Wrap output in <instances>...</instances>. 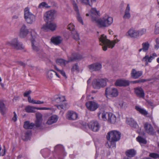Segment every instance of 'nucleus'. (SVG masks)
<instances>
[{"label": "nucleus", "instance_id": "1", "mask_svg": "<svg viewBox=\"0 0 159 159\" xmlns=\"http://www.w3.org/2000/svg\"><path fill=\"white\" fill-rule=\"evenodd\" d=\"M120 133L116 130H113L109 132L107 136V138L109 141V143L107 142L106 146L109 148H114L116 147L115 142L118 141L120 138Z\"/></svg>", "mask_w": 159, "mask_h": 159}, {"label": "nucleus", "instance_id": "2", "mask_svg": "<svg viewBox=\"0 0 159 159\" xmlns=\"http://www.w3.org/2000/svg\"><path fill=\"white\" fill-rule=\"evenodd\" d=\"M51 100L52 102L59 104L55 105L59 109H66L68 103L66 102L65 96L60 95H56L52 98Z\"/></svg>", "mask_w": 159, "mask_h": 159}, {"label": "nucleus", "instance_id": "3", "mask_svg": "<svg viewBox=\"0 0 159 159\" xmlns=\"http://www.w3.org/2000/svg\"><path fill=\"white\" fill-rule=\"evenodd\" d=\"M99 40L100 44L102 46L103 50L104 51L107 50L108 47L111 48H113L115 43L117 42L116 40L111 41L107 39L106 36L104 34L101 35Z\"/></svg>", "mask_w": 159, "mask_h": 159}, {"label": "nucleus", "instance_id": "4", "mask_svg": "<svg viewBox=\"0 0 159 159\" xmlns=\"http://www.w3.org/2000/svg\"><path fill=\"white\" fill-rule=\"evenodd\" d=\"M92 19L95 20L100 27H108L113 22L112 18L107 15H105L102 18L99 19L92 17Z\"/></svg>", "mask_w": 159, "mask_h": 159}, {"label": "nucleus", "instance_id": "5", "mask_svg": "<svg viewBox=\"0 0 159 159\" xmlns=\"http://www.w3.org/2000/svg\"><path fill=\"white\" fill-rule=\"evenodd\" d=\"M24 11L25 21L28 24H32L35 20V16L30 12L29 8L28 7L25 8Z\"/></svg>", "mask_w": 159, "mask_h": 159}, {"label": "nucleus", "instance_id": "6", "mask_svg": "<svg viewBox=\"0 0 159 159\" xmlns=\"http://www.w3.org/2000/svg\"><path fill=\"white\" fill-rule=\"evenodd\" d=\"M31 39L32 48L34 52H38L40 50L39 43L36 40L37 35L34 30L31 32Z\"/></svg>", "mask_w": 159, "mask_h": 159}, {"label": "nucleus", "instance_id": "7", "mask_svg": "<svg viewBox=\"0 0 159 159\" xmlns=\"http://www.w3.org/2000/svg\"><path fill=\"white\" fill-rule=\"evenodd\" d=\"M57 27V25L55 23L46 21V24L42 26L41 29L43 30L46 31H53L56 30Z\"/></svg>", "mask_w": 159, "mask_h": 159}, {"label": "nucleus", "instance_id": "8", "mask_svg": "<svg viewBox=\"0 0 159 159\" xmlns=\"http://www.w3.org/2000/svg\"><path fill=\"white\" fill-rule=\"evenodd\" d=\"M8 44L16 50H22L24 49V47L19 42L17 38H14L8 43Z\"/></svg>", "mask_w": 159, "mask_h": 159}, {"label": "nucleus", "instance_id": "9", "mask_svg": "<svg viewBox=\"0 0 159 159\" xmlns=\"http://www.w3.org/2000/svg\"><path fill=\"white\" fill-rule=\"evenodd\" d=\"M105 95L107 97V95L111 97H115L118 95L117 89L113 87H107L105 89Z\"/></svg>", "mask_w": 159, "mask_h": 159}, {"label": "nucleus", "instance_id": "10", "mask_svg": "<svg viewBox=\"0 0 159 159\" xmlns=\"http://www.w3.org/2000/svg\"><path fill=\"white\" fill-rule=\"evenodd\" d=\"M88 126L89 129L95 132L98 131L100 128L99 124L97 121L95 120L90 121L88 124Z\"/></svg>", "mask_w": 159, "mask_h": 159}, {"label": "nucleus", "instance_id": "11", "mask_svg": "<svg viewBox=\"0 0 159 159\" xmlns=\"http://www.w3.org/2000/svg\"><path fill=\"white\" fill-rule=\"evenodd\" d=\"M57 11L55 10H51L47 11L44 14V19L46 21H50L54 19V15Z\"/></svg>", "mask_w": 159, "mask_h": 159}, {"label": "nucleus", "instance_id": "12", "mask_svg": "<svg viewBox=\"0 0 159 159\" xmlns=\"http://www.w3.org/2000/svg\"><path fill=\"white\" fill-rule=\"evenodd\" d=\"M88 67L91 72L98 71L101 70L102 65L99 62H95L88 65Z\"/></svg>", "mask_w": 159, "mask_h": 159}, {"label": "nucleus", "instance_id": "13", "mask_svg": "<svg viewBox=\"0 0 159 159\" xmlns=\"http://www.w3.org/2000/svg\"><path fill=\"white\" fill-rule=\"evenodd\" d=\"M88 109L90 111H93L96 110L98 107V104L93 101H89L86 103Z\"/></svg>", "mask_w": 159, "mask_h": 159}, {"label": "nucleus", "instance_id": "14", "mask_svg": "<svg viewBox=\"0 0 159 159\" xmlns=\"http://www.w3.org/2000/svg\"><path fill=\"white\" fill-rule=\"evenodd\" d=\"M71 31V36L75 40L78 41L80 40L79 34L75 29V26L73 24L70 23V31Z\"/></svg>", "mask_w": 159, "mask_h": 159}, {"label": "nucleus", "instance_id": "15", "mask_svg": "<svg viewBox=\"0 0 159 159\" xmlns=\"http://www.w3.org/2000/svg\"><path fill=\"white\" fill-rule=\"evenodd\" d=\"M144 126L145 131L148 134L152 135L155 134V132L151 124L146 122L144 124Z\"/></svg>", "mask_w": 159, "mask_h": 159}, {"label": "nucleus", "instance_id": "16", "mask_svg": "<svg viewBox=\"0 0 159 159\" xmlns=\"http://www.w3.org/2000/svg\"><path fill=\"white\" fill-rule=\"evenodd\" d=\"M36 120L35 121L34 126L36 127H40L42 123V115L39 112H37L35 114Z\"/></svg>", "mask_w": 159, "mask_h": 159}, {"label": "nucleus", "instance_id": "17", "mask_svg": "<svg viewBox=\"0 0 159 159\" xmlns=\"http://www.w3.org/2000/svg\"><path fill=\"white\" fill-rule=\"evenodd\" d=\"M29 32L28 30L27 29L26 26L23 24L20 29L19 36L21 38H24L26 36Z\"/></svg>", "mask_w": 159, "mask_h": 159}, {"label": "nucleus", "instance_id": "18", "mask_svg": "<svg viewBox=\"0 0 159 159\" xmlns=\"http://www.w3.org/2000/svg\"><path fill=\"white\" fill-rule=\"evenodd\" d=\"M157 56V54L155 53L151 54L150 56L148 55H146L143 59L142 61L145 62V65L147 66L148 62H151L152 60Z\"/></svg>", "mask_w": 159, "mask_h": 159}, {"label": "nucleus", "instance_id": "19", "mask_svg": "<svg viewBox=\"0 0 159 159\" xmlns=\"http://www.w3.org/2000/svg\"><path fill=\"white\" fill-rule=\"evenodd\" d=\"M143 74V72L141 71H137L135 69L132 70L131 75V77L134 79L139 78Z\"/></svg>", "mask_w": 159, "mask_h": 159}, {"label": "nucleus", "instance_id": "20", "mask_svg": "<svg viewBox=\"0 0 159 159\" xmlns=\"http://www.w3.org/2000/svg\"><path fill=\"white\" fill-rule=\"evenodd\" d=\"M134 92L137 96L141 98L144 97L145 94L143 90L141 87H137L134 89Z\"/></svg>", "mask_w": 159, "mask_h": 159}, {"label": "nucleus", "instance_id": "21", "mask_svg": "<svg viewBox=\"0 0 159 159\" xmlns=\"http://www.w3.org/2000/svg\"><path fill=\"white\" fill-rule=\"evenodd\" d=\"M129 84V82L125 80H118L115 83V85L119 86H126Z\"/></svg>", "mask_w": 159, "mask_h": 159}, {"label": "nucleus", "instance_id": "22", "mask_svg": "<svg viewBox=\"0 0 159 159\" xmlns=\"http://www.w3.org/2000/svg\"><path fill=\"white\" fill-rule=\"evenodd\" d=\"M55 75V71L52 70L48 71L46 74V78L48 80L52 82L54 80Z\"/></svg>", "mask_w": 159, "mask_h": 159}, {"label": "nucleus", "instance_id": "23", "mask_svg": "<svg viewBox=\"0 0 159 159\" xmlns=\"http://www.w3.org/2000/svg\"><path fill=\"white\" fill-rule=\"evenodd\" d=\"M126 122L127 124L130 125L132 127L137 128L138 126L136 122L133 118H127Z\"/></svg>", "mask_w": 159, "mask_h": 159}, {"label": "nucleus", "instance_id": "24", "mask_svg": "<svg viewBox=\"0 0 159 159\" xmlns=\"http://www.w3.org/2000/svg\"><path fill=\"white\" fill-rule=\"evenodd\" d=\"M58 119V117L56 115H53L50 117L47 122V124L50 125L56 122Z\"/></svg>", "mask_w": 159, "mask_h": 159}, {"label": "nucleus", "instance_id": "25", "mask_svg": "<svg viewBox=\"0 0 159 159\" xmlns=\"http://www.w3.org/2000/svg\"><path fill=\"white\" fill-rule=\"evenodd\" d=\"M82 59L81 55L76 53H74L72 54L70 57V61H76Z\"/></svg>", "mask_w": 159, "mask_h": 159}, {"label": "nucleus", "instance_id": "26", "mask_svg": "<svg viewBox=\"0 0 159 159\" xmlns=\"http://www.w3.org/2000/svg\"><path fill=\"white\" fill-rule=\"evenodd\" d=\"M107 115L108 116V121L111 123H115L116 120V116L111 113H108Z\"/></svg>", "mask_w": 159, "mask_h": 159}, {"label": "nucleus", "instance_id": "27", "mask_svg": "<svg viewBox=\"0 0 159 159\" xmlns=\"http://www.w3.org/2000/svg\"><path fill=\"white\" fill-rule=\"evenodd\" d=\"M108 113L105 111H102L98 113V116L99 119H101L105 121L107 120V115Z\"/></svg>", "mask_w": 159, "mask_h": 159}, {"label": "nucleus", "instance_id": "28", "mask_svg": "<svg viewBox=\"0 0 159 159\" xmlns=\"http://www.w3.org/2000/svg\"><path fill=\"white\" fill-rule=\"evenodd\" d=\"M130 7L129 4H128L127 7L125 11V14L123 16V18L124 19H129L131 16L130 14L129 13Z\"/></svg>", "mask_w": 159, "mask_h": 159}, {"label": "nucleus", "instance_id": "29", "mask_svg": "<svg viewBox=\"0 0 159 159\" xmlns=\"http://www.w3.org/2000/svg\"><path fill=\"white\" fill-rule=\"evenodd\" d=\"M126 155L129 157H134L136 154V151L134 149L128 150L125 152Z\"/></svg>", "mask_w": 159, "mask_h": 159}, {"label": "nucleus", "instance_id": "30", "mask_svg": "<svg viewBox=\"0 0 159 159\" xmlns=\"http://www.w3.org/2000/svg\"><path fill=\"white\" fill-rule=\"evenodd\" d=\"M129 36L131 37H136L138 36V31L130 29L127 32Z\"/></svg>", "mask_w": 159, "mask_h": 159}, {"label": "nucleus", "instance_id": "31", "mask_svg": "<svg viewBox=\"0 0 159 159\" xmlns=\"http://www.w3.org/2000/svg\"><path fill=\"white\" fill-rule=\"evenodd\" d=\"M6 108L2 100H0V112L3 115L5 113Z\"/></svg>", "mask_w": 159, "mask_h": 159}, {"label": "nucleus", "instance_id": "32", "mask_svg": "<svg viewBox=\"0 0 159 159\" xmlns=\"http://www.w3.org/2000/svg\"><path fill=\"white\" fill-rule=\"evenodd\" d=\"M51 41L54 44L58 45L61 43L62 40L60 37L58 36L55 38L52 37Z\"/></svg>", "mask_w": 159, "mask_h": 159}, {"label": "nucleus", "instance_id": "33", "mask_svg": "<svg viewBox=\"0 0 159 159\" xmlns=\"http://www.w3.org/2000/svg\"><path fill=\"white\" fill-rule=\"evenodd\" d=\"M34 126V124L30 123L29 121L25 122L24 127L25 129H32Z\"/></svg>", "mask_w": 159, "mask_h": 159}, {"label": "nucleus", "instance_id": "34", "mask_svg": "<svg viewBox=\"0 0 159 159\" xmlns=\"http://www.w3.org/2000/svg\"><path fill=\"white\" fill-rule=\"evenodd\" d=\"M71 3L73 8L76 14L79 13V8L78 5L74 0H71Z\"/></svg>", "mask_w": 159, "mask_h": 159}, {"label": "nucleus", "instance_id": "35", "mask_svg": "<svg viewBox=\"0 0 159 159\" xmlns=\"http://www.w3.org/2000/svg\"><path fill=\"white\" fill-rule=\"evenodd\" d=\"M136 110L144 116H146L148 114V112L146 110L140 107L136 106L135 107Z\"/></svg>", "mask_w": 159, "mask_h": 159}, {"label": "nucleus", "instance_id": "36", "mask_svg": "<svg viewBox=\"0 0 159 159\" xmlns=\"http://www.w3.org/2000/svg\"><path fill=\"white\" fill-rule=\"evenodd\" d=\"M98 79H94L92 81V86L95 89H99L100 88V85L99 84Z\"/></svg>", "mask_w": 159, "mask_h": 159}, {"label": "nucleus", "instance_id": "37", "mask_svg": "<svg viewBox=\"0 0 159 159\" xmlns=\"http://www.w3.org/2000/svg\"><path fill=\"white\" fill-rule=\"evenodd\" d=\"M68 62L61 59H58L56 60L57 63L62 67L65 66Z\"/></svg>", "mask_w": 159, "mask_h": 159}, {"label": "nucleus", "instance_id": "38", "mask_svg": "<svg viewBox=\"0 0 159 159\" xmlns=\"http://www.w3.org/2000/svg\"><path fill=\"white\" fill-rule=\"evenodd\" d=\"M98 81L99 82V84L100 85V88L103 87L106 85L107 82V81L108 80L106 79H98Z\"/></svg>", "mask_w": 159, "mask_h": 159}, {"label": "nucleus", "instance_id": "39", "mask_svg": "<svg viewBox=\"0 0 159 159\" xmlns=\"http://www.w3.org/2000/svg\"><path fill=\"white\" fill-rule=\"evenodd\" d=\"M25 110L28 113H34L35 112V107L28 106L25 107Z\"/></svg>", "mask_w": 159, "mask_h": 159}, {"label": "nucleus", "instance_id": "40", "mask_svg": "<svg viewBox=\"0 0 159 159\" xmlns=\"http://www.w3.org/2000/svg\"><path fill=\"white\" fill-rule=\"evenodd\" d=\"M78 117V115L73 111H70V120H75Z\"/></svg>", "mask_w": 159, "mask_h": 159}, {"label": "nucleus", "instance_id": "41", "mask_svg": "<svg viewBox=\"0 0 159 159\" xmlns=\"http://www.w3.org/2000/svg\"><path fill=\"white\" fill-rule=\"evenodd\" d=\"M142 45L143 51L146 52L148 50L149 46V44L148 42L143 43H142Z\"/></svg>", "mask_w": 159, "mask_h": 159}, {"label": "nucleus", "instance_id": "42", "mask_svg": "<svg viewBox=\"0 0 159 159\" xmlns=\"http://www.w3.org/2000/svg\"><path fill=\"white\" fill-rule=\"evenodd\" d=\"M138 142L140 143L145 144L147 143V141L144 138L140 136H138L136 138Z\"/></svg>", "mask_w": 159, "mask_h": 159}, {"label": "nucleus", "instance_id": "43", "mask_svg": "<svg viewBox=\"0 0 159 159\" xmlns=\"http://www.w3.org/2000/svg\"><path fill=\"white\" fill-rule=\"evenodd\" d=\"M151 80L150 79H148L147 80L144 79H141L135 81H133L131 82V83L134 84H136L137 83H144L146 81H150Z\"/></svg>", "mask_w": 159, "mask_h": 159}, {"label": "nucleus", "instance_id": "44", "mask_svg": "<svg viewBox=\"0 0 159 159\" xmlns=\"http://www.w3.org/2000/svg\"><path fill=\"white\" fill-rule=\"evenodd\" d=\"M54 67L57 71L60 73L66 79L67 78L65 72L63 70H59L56 66H54Z\"/></svg>", "mask_w": 159, "mask_h": 159}, {"label": "nucleus", "instance_id": "45", "mask_svg": "<svg viewBox=\"0 0 159 159\" xmlns=\"http://www.w3.org/2000/svg\"><path fill=\"white\" fill-rule=\"evenodd\" d=\"M50 6L48 5V4L45 2H43L40 3L39 5L38 8H42L44 7L46 8L50 7Z\"/></svg>", "mask_w": 159, "mask_h": 159}, {"label": "nucleus", "instance_id": "46", "mask_svg": "<svg viewBox=\"0 0 159 159\" xmlns=\"http://www.w3.org/2000/svg\"><path fill=\"white\" fill-rule=\"evenodd\" d=\"M31 135V132L30 131H27L25 134V138L23 139L25 141H27L29 139Z\"/></svg>", "mask_w": 159, "mask_h": 159}, {"label": "nucleus", "instance_id": "47", "mask_svg": "<svg viewBox=\"0 0 159 159\" xmlns=\"http://www.w3.org/2000/svg\"><path fill=\"white\" fill-rule=\"evenodd\" d=\"M154 33L155 34H159V22H157L156 24Z\"/></svg>", "mask_w": 159, "mask_h": 159}, {"label": "nucleus", "instance_id": "48", "mask_svg": "<svg viewBox=\"0 0 159 159\" xmlns=\"http://www.w3.org/2000/svg\"><path fill=\"white\" fill-rule=\"evenodd\" d=\"M149 156L154 159L159 158V154L156 153H150Z\"/></svg>", "mask_w": 159, "mask_h": 159}, {"label": "nucleus", "instance_id": "49", "mask_svg": "<svg viewBox=\"0 0 159 159\" xmlns=\"http://www.w3.org/2000/svg\"><path fill=\"white\" fill-rule=\"evenodd\" d=\"M75 71H79L78 66L76 64L73 66L71 69L72 72L73 73Z\"/></svg>", "mask_w": 159, "mask_h": 159}, {"label": "nucleus", "instance_id": "50", "mask_svg": "<svg viewBox=\"0 0 159 159\" xmlns=\"http://www.w3.org/2000/svg\"><path fill=\"white\" fill-rule=\"evenodd\" d=\"M146 31V30L145 29H143L139 31H138V36L141 35L145 34Z\"/></svg>", "mask_w": 159, "mask_h": 159}, {"label": "nucleus", "instance_id": "51", "mask_svg": "<svg viewBox=\"0 0 159 159\" xmlns=\"http://www.w3.org/2000/svg\"><path fill=\"white\" fill-rule=\"evenodd\" d=\"M80 1L83 4L86 5L91 6V5L89 3V0H80Z\"/></svg>", "mask_w": 159, "mask_h": 159}, {"label": "nucleus", "instance_id": "52", "mask_svg": "<svg viewBox=\"0 0 159 159\" xmlns=\"http://www.w3.org/2000/svg\"><path fill=\"white\" fill-rule=\"evenodd\" d=\"M91 12L92 14H94L95 15H98V12L97 11L96 8H92L91 10Z\"/></svg>", "mask_w": 159, "mask_h": 159}, {"label": "nucleus", "instance_id": "53", "mask_svg": "<svg viewBox=\"0 0 159 159\" xmlns=\"http://www.w3.org/2000/svg\"><path fill=\"white\" fill-rule=\"evenodd\" d=\"M77 18L78 21L81 23L82 25L83 24V22L82 19L80 16V13L79 14L77 13Z\"/></svg>", "mask_w": 159, "mask_h": 159}, {"label": "nucleus", "instance_id": "54", "mask_svg": "<svg viewBox=\"0 0 159 159\" xmlns=\"http://www.w3.org/2000/svg\"><path fill=\"white\" fill-rule=\"evenodd\" d=\"M32 91L31 90L25 92L23 94V96L24 97H28L30 96L29 95L31 93Z\"/></svg>", "mask_w": 159, "mask_h": 159}, {"label": "nucleus", "instance_id": "55", "mask_svg": "<svg viewBox=\"0 0 159 159\" xmlns=\"http://www.w3.org/2000/svg\"><path fill=\"white\" fill-rule=\"evenodd\" d=\"M38 54L39 56L41 58L45 56V53L43 52H39Z\"/></svg>", "mask_w": 159, "mask_h": 159}, {"label": "nucleus", "instance_id": "56", "mask_svg": "<svg viewBox=\"0 0 159 159\" xmlns=\"http://www.w3.org/2000/svg\"><path fill=\"white\" fill-rule=\"evenodd\" d=\"M28 102L30 103H32L34 104L35 100L32 99L30 96H28Z\"/></svg>", "mask_w": 159, "mask_h": 159}, {"label": "nucleus", "instance_id": "57", "mask_svg": "<svg viewBox=\"0 0 159 159\" xmlns=\"http://www.w3.org/2000/svg\"><path fill=\"white\" fill-rule=\"evenodd\" d=\"M13 113H14V115L12 118V120H13L14 122H15L17 120V116H16V114L15 112H13Z\"/></svg>", "mask_w": 159, "mask_h": 159}, {"label": "nucleus", "instance_id": "58", "mask_svg": "<svg viewBox=\"0 0 159 159\" xmlns=\"http://www.w3.org/2000/svg\"><path fill=\"white\" fill-rule=\"evenodd\" d=\"M44 102L43 101H41L39 100L35 101V100L34 104H40L44 103Z\"/></svg>", "mask_w": 159, "mask_h": 159}, {"label": "nucleus", "instance_id": "59", "mask_svg": "<svg viewBox=\"0 0 159 159\" xmlns=\"http://www.w3.org/2000/svg\"><path fill=\"white\" fill-rule=\"evenodd\" d=\"M19 64L21 66L25 67V64L22 62L20 61L19 62Z\"/></svg>", "mask_w": 159, "mask_h": 159}, {"label": "nucleus", "instance_id": "60", "mask_svg": "<svg viewBox=\"0 0 159 159\" xmlns=\"http://www.w3.org/2000/svg\"><path fill=\"white\" fill-rule=\"evenodd\" d=\"M66 118L70 120V111H68L67 114L66 115Z\"/></svg>", "mask_w": 159, "mask_h": 159}, {"label": "nucleus", "instance_id": "61", "mask_svg": "<svg viewBox=\"0 0 159 159\" xmlns=\"http://www.w3.org/2000/svg\"><path fill=\"white\" fill-rule=\"evenodd\" d=\"M52 110V108H51L48 107H43V110Z\"/></svg>", "mask_w": 159, "mask_h": 159}, {"label": "nucleus", "instance_id": "62", "mask_svg": "<svg viewBox=\"0 0 159 159\" xmlns=\"http://www.w3.org/2000/svg\"><path fill=\"white\" fill-rule=\"evenodd\" d=\"M18 18V16L17 15H15L13 16V18L16 19Z\"/></svg>", "mask_w": 159, "mask_h": 159}, {"label": "nucleus", "instance_id": "63", "mask_svg": "<svg viewBox=\"0 0 159 159\" xmlns=\"http://www.w3.org/2000/svg\"><path fill=\"white\" fill-rule=\"evenodd\" d=\"M159 47V45L157 44L155 46V48L157 49H158Z\"/></svg>", "mask_w": 159, "mask_h": 159}, {"label": "nucleus", "instance_id": "64", "mask_svg": "<svg viewBox=\"0 0 159 159\" xmlns=\"http://www.w3.org/2000/svg\"><path fill=\"white\" fill-rule=\"evenodd\" d=\"M156 42L157 44L159 45V39L158 38L156 39Z\"/></svg>", "mask_w": 159, "mask_h": 159}]
</instances>
